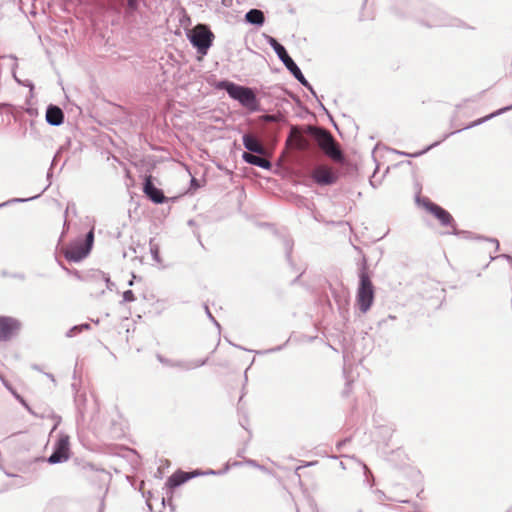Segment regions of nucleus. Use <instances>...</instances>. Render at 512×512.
<instances>
[{"instance_id": "21", "label": "nucleus", "mask_w": 512, "mask_h": 512, "mask_svg": "<svg viewBox=\"0 0 512 512\" xmlns=\"http://www.w3.org/2000/svg\"><path fill=\"white\" fill-rule=\"evenodd\" d=\"M75 329H79V331L88 330L90 329V324L84 323L80 325L73 326L71 329L67 331V337H73L75 336Z\"/></svg>"}, {"instance_id": "3", "label": "nucleus", "mask_w": 512, "mask_h": 512, "mask_svg": "<svg viewBox=\"0 0 512 512\" xmlns=\"http://www.w3.org/2000/svg\"><path fill=\"white\" fill-rule=\"evenodd\" d=\"M322 153L325 154L332 163H340L342 166H345L350 162L343 153L339 142L325 129H322Z\"/></svg>"}, {"instance_id": "11", "label": "nucleus", "mask_w": 512, "mask_h": 512, "mask_svg": "<svg viewBox=\"0 0 512 512\" xmlns=\"http://www.w3.org/2000/svg\"><path fill=\"white\" fill-rule=\"evenodd\" d=\"M278 58L282 61L285 67L290 71V73L303 85H307V81L302 74L300 68L293 61V59L288 55L286 49H283L280 54H277Z\"/></svg>"}, {"instance_id": "10", "label": "nucleus", "mask_w": 512, "mask_h": 512, "mask_svg": "<svg viewBox=\"0 0 512 512\" xmlns=\"http://www.w3.org/2000/svg\"><path fill=\"white\" fill-rule=\"evenodd\" d=\"M20 329L18 320L11 317H0V341L10 340Z\"/></svg>"}, {"instance_id": "2", "label": "nucleus", "mask_w": 512, "mask_h": 512, "mask_svg": "<svg viewBox=\"0 0 512 512\" xmlns=\"http://www.w3.org/2000/svg\"><path fill=\"white\" fill-rule=\"evenodd\" d=\"M359 287L357 289L356 302L359 310L366 313L374 301V286L368 273V268L363 265L359 273Z\"/></svg>"}, {"instance_id": "4", "label": "nucleus", "mask_w": 512, "mask_h": 512, "mask_svg": "<svg viewBox=\"0 0 512 512\" xmlns=\"http://www.w3.org/2000/svg\"><path fill=\"white\" fill-rule=\"evenodd\" d=\"M306 135L312 136L320 144V128L311 125H307L303 128L292 127L287 139V144L298 149H306L309 147V141L306 139Z\"/></svg>"}, {"instance_id": "28", "label": "nucleus", "mask_w": 512, "mask_h": 512, "mask_svg": "<svg viewBox=\"0 0 512 512\" xmlns=\"http://www.w3.org/2000/svg\"><path fill=\"white\" fill-rule=\"evenodd\" d=\"M264 120H265V121L272 122V121H274V120H275V116H273V115H265V116H264Z\"/></svg>"}, {"instance_id": "6", "label": "nucleus", "mask_w": 512, "mask_h": 512, "mask_svg": "<svg viewBox=\"0 0 512 512\" xmlns=\"http://www.w3.org/2000/svg\"><path fill=\"white\" fill-rule=\"evenodd\" d=\"M418 205L422 206L427 212L432 214L442 226L449 227L451 229H455V221L452 215L441 206L433 203L428 198H420L416 199Z\"/></svg>"}, {"instance_id": "24", "label": "nucleus", "mask_w": 512, "mask_h": 512, "mask_svg": "<svg viewBox=\"0 0 512 512\" xmlns=\"http://www.w3.org/2000/svg\"><path fill=\"white\" fill-rule=\"evenodd\" d=\"M15 397L19 400V402L31 413L34 415V412L29 407V405L26 403V401L18 394L14 393Z\"/></svg>"}, {"instance_id": "8", "label": "nucleus", "mask_w": 512, "mask_h": 512, "mask_svg": "<svg viewBox=\"0 0 512 512\" xmlns=\"http://www.w3.org/2000/svg\"><path fill=\"white\" fill-rule=\"evenodd\" d=\"M351 162L348 165L332 163L331 165L322 164V185H331L337 183L342 177L346 176L351 170Z\"/></svg>"}, {"instance_id": "9", "label": "nucleus", "mask_w": 512, "mask_h": 512, "mask_svg": "<svg viewBox=\"0 0 512 512\" xmlns=\"http://www.w3.org/2000/svg\"><path fill=\"white\" fill-rule=\"evenodd\" d=\"M69 436L61 434L54 445V451L49 456L50 464L65 462L69 459Z\"/></svg>"}, {"instance_id": "1", "label": "nucleus", "mask_w": 512, "mask_h": 512, "mask_svg": "<svg viewBox=\"0 0 512 512\" xmlns=\"http://www.w3.org/2000/svg\"><path fill=\"white\" fill-rule=\"evenodd\" d=\"M217 87L224 89L230 98L238 101L248 111L256 112L260 109L259 100L252 88L241 86L230 81H221Z\"/></svg>"}, {"instance_id": "12", "label": "nucleus", "mask_w": 512, "mask_h": 512, "mask_svg": "<svg viewBox=\"0 0 512 512\" xmlns=\"http://www.w3.org/2000/svg\"><path fill=\"white\" fill-rule=\"evenodd\" d=\"M143 191L154 203L161 204L165 201L163 192L153 185L151 176L145 178Z\"/></svg>"}, {"instance_id": "30", "label": "nucleus", "mask_w": 512, "mask_h": 512, "mask_svg": "<svg viewBox=\"0 0 512 512\" xmlns=\"http://www.w3.org/2000/svg\"><path fill=\"white\" fill-rule=\"evenodd\" d=\"M103 277H104V280L107 283V285H109L110 284V278L108 276H106V275H104Z\"/></svg>"}, {"instance_id": "13", "label": "nucleus", "mask_w": 512, "mask_h": 512, "mask_svg": "<svg viewBox=\"0 0 512 512\" xmlns=\"http://www.w3.org/2000/svg\"><path fill=\"white\" fill-rule=\"evenodd\" d=\"M244 147L252 152L259 155L265 154V148L262 143L251 134H244L242 137Z\"/></svg>"}, {"instance_id": "20", "label": "nucleus", "mask_w": 512, "mask_h": 512, "mask_svg": "<svg viewBox=\"0 0 512 512\" xmlns=\"http://www.w3.org/2000/svg\"><path fill=\"white\" fill-rule=\"evenodd\" d=\"M139 2L138 0H127V15H132L134 12L138 10Z\"/></svg>"}, {"instance_id": "18", "label": "nucleus", "mask_w": 512, "mask_h": 512, "mask_svg": "<svg viewBox=\"0 0 512 512\" xmlns=\"http://www.w3.org/2000/svg\"><path fill=\"white\" fill-rule=\"evenodd\" d=\"M149 248H150V253L152 255V258L153 260L157 263V264H161L162 263V260L160 258V249H159V246L158 244L154 243L153 240H150L149 242Z\"/></svg>"}, {"instance_id": "22", "label": "nucleus", "mask_w": 512, "mask_h": 512, "mask_svg": "<svg viewBox=\"0 0 512 512\" xmlns=\"http://www.w3.org/2000/svg\"><path fill=\"white\" fill-rule=\"evenodd\" d=\"M135 300V296L133 291L127 290L123 293V301L124 302H133Z\"/></svg>"}, {"instance_id": "19", "label": "nucleus", "mask_w": 512, "mask_h": 512, "mask_svg": "<svg viewBox=\"0 0 512 512\" xmlns=\"http://www.w3.org/2000/svg\"><path fill=\"white\" fill-rule=\"evenodd\" d=\"M267 43L273 48L276 54H280L285 47L281 45L275 38L272 36L266 37Z\"/></svg>"}, {"instance_id": "27", "label": "nucleus", "mask_w": 512, "mask_h": 512, "mask_svg": "<svg viewBox=\"0 0 512 512\" xmlns=\"http://www.w3.org/2000/svg\"><path fill=\"white\" fill-rule=\"evenodd\" d=\"M205 310H206V313H207L208 317H209V318H210V319H211V320H212L216 325H218V323L216 322V320L214 319V317H213V316H212V314L210 313L209 308H208V306H207V305L205 306Z\"/></svg>"}, {"instance_id": "31", "label": "nucleus", "mask_w": 512, "mask_h": 512, "mask_svg": "<svg viewBox=\"0 0 512 512\" xmlns=\"http://www.w3.org/2000/svg\"><path fill=\"white\" fill-rule=\"evenodd\" d=\"M30 198L28 199H14L13 202H23V201H26V200H29Z\"/></svg>"}, {"instance_id": "17", "label": "nucleus", "mask_w": 512, "mask_h": 512, "mask_svg": "<svg viewBox=\"0 0 512 512\" xmlns=\"http://www.w3.org/2000/svg\"><path fill=\"white\" fill-rule=\"evenodd\" d=\"M192 476L185 472H177L168 478L167 484L169 487L175 488L188 481Z\"/></svg>"}, {"instance_id": "29", "label": "nucleus", "mask_w": 512, "mask_h": 512, "mask_svg": "<svg viewBox=\"0 0 512 512\" xmlns=\"http://www.w3.org/2000/svg\"><path fill=\"white\" fill-rule=\"evenodd\" d=\"M59 422H60V418H57V421H56V423L54 424L52 431H54V430L57 428V426H58Z\"/></svg>"}, {"instance_id": "14", "label": "nucleus", "mask_w": 512, "mask_h": 512, "mask_svg": "<svg viewBox=\"0 0 512 512\" xmlns=\"http://www.w3.org/2000/svg\"><path fill=\"white\" fill-rule=\"evenodd\" d=\"M46 121L52 126H59L64 121L63 111L55 105H49L46 111Z\"/></svg>"}, {"instance_id": "34", "label": "nucleus", "mask_w": 512, "mask_h": 512, "mask_svg": "<svg viewBox=\"0 0 512 512\" xmlns=\"http://www.w3.org/2000/svg\"><path fill=\"white\" fill-rule=\"evenodd\" d=\"M79 332H80V331H79V329H75V335H76L77 333H79Z\"/></svg>"}, {"instance_id": "16", "label": "nucleus", "mask_w": 512, "mask_h": 512, "mask_svg": "<svg viewBox=\"0 0 512 512\" xmlns=\"http://www.w3.org/2000/svg\"><path fill=\"white\" fill-rule=\"evenodd\" d=\"M245 19L248 23L258 26H262L265 21L263 12L258 9L249 10L245 15Z\"/></svg>"}, {"instance_id": "25", "label": "nucleus", "mask_w": 512, "mask_h": 512, "mask_svg": "<svg viewBox=\"0 0 512 512\" xmlns=\"http://www.w3.org/2000/svg\"><path fill=\"white\" fill-rule=\"evenodd\" d=\"M205 362H206V360L196 361V362H193V363L187 365L186 368H188V369L197 368V367L204 365Z\"/></svg>"}, {"instance_id": "32", "label": "nucleus", "mask_w": 512, "mask_h": 512, "mask_svg": "<svg viewBox=\"0 0 512 512\" xmlns=\"http://www.w3.org/2000/svg\"><path fill=\"white\" fill-rule=\"evenodd\" d=\"M70 208L75 209V206H74V205H72V206L68 205V206H67V208H66V214L68 213V211L70 210Z\"/></svg>"}, {"instance_id": "15", "label": "nucleus", "mask_w": 512, "mask_h": 512, "mask_svg": "<svg viewBox=\"0 0 512 512\" xmlns=\"http://www.w3.org/2000/svg\"><path fill=\"white\" fill-rule=\"evenodd\" d=\"M242 159L248 164L255 165L263 169L268 170L272 167V164L269 160L249 152H244Z\"/></svg>"}, {"instance_id": "33", "label": "nucleus", "mask_w": 512, "mask_h": 512, "mask_svg": "<svg viewBox=\"0 0 512 512\" xmlns=\"http://www.w3.org/2000/svg\"><path fill=\"white\" fill-rule=\"evenodd\" d=\"M19 279H24V275H18Z\"/></svg>"}, {"instance_id": "7", "label": "nucleus", "mask_w": 512, "mask_h": 512, "mask_svg": "<svg viewBox=\"0 0 512 512\" xmlns=\"http://www.w3.org/2000/svg\"><path fill=\"white\" fill-rule=\"evenodd\" d=\"M214 34L206 25H197L190 35V42L197 48L198 52L205 55L211 47Z\"/></svg>"}, {"instance_id": "26", "label": "nucleus", "mask_w": 512, "mask_h": 512, "mask_svg": "<svg viewBox=\"0 0 512 512\" xmlns=\"http://www.w3.org/2000/svg\"><path fill=\"white\" fill-rule=\"evenodd\" d=\"M492 116H493V114H491V115H489V116H486V117H484V118H482V119H479V120L475 121L471 126H475V125H477V124H480V123H482L483 121H485V120H487V119L491 118Z\"/></svg>"}, {"instance_id": "23", "label": "nucleus", "mask_w": 512, "mask_h": 512, "mask_svg": "<svg viewBox=\"0 0 512 512\" xmlns=\"http://www.w3.org/2000/svg\"><path fill=\"white\" fill-rule=\"evenodd\" d=\"M312 179L315 183L320 184V167H316L313 170Z\"/></svg>"}, {"instance_id": "5", "label": "nucleus", "mask_w": 512, "mask_h": 512, "mask_svg": "<svg viewBox=\"0 0 512 512\" xmlns=\"http://www.w3.org/2000/svg\"><path fill=\"white\" fill-rule=\"evenodd\" d=\"M94 241L93 229L88 232L85 241L76 240L69 244L64 251V256L71 262H79L89 254Z\"/></svg>"}]
</instances>
